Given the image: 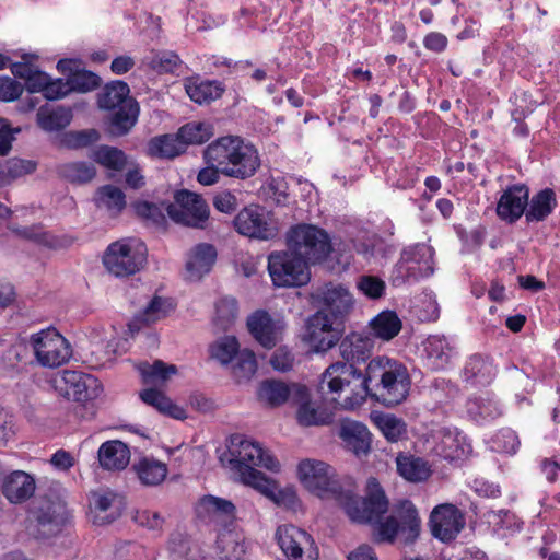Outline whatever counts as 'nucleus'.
Wrapping results in <instances>:
<instances>
[{
	"label": "nucleus",
	"instance_id": "f257e3e1",
	"mask_svg": "<svg viewBox=\"0 0 560 560\" xmlns=\"http://www.w3.org/2000/svg\"><path fill=\"white\" fill-rule=\"evenodd\" d=\"M299 476L311 492L335 500L352 522L368 524L388 511L389 501L376 478L368 479L365 495L361 498L351 478L338 479L335 469L324 462L302 460Z\"/></svg>",
	"mask_w": 560,
	"mask_h": 560
},
{
	"label": "nucleus",
	"instance_id": "f03ea898",
	"mask_svg": "<svg viewBox=\"0 0 560 560\" xmlns=\"http://www.w3.org/2000/svg\"><path fill=\"white\" fill-rule=\"evenodd\" d=\"M230 465L240 474L241 480L271 499L278 505L294 510L299 499L293 488L279 489L278 485L267 478L256 467H264L270 471H279V462L258 443L246 439L242 434H234L229 444Z\"/></svg>",
	"mask_w": 560,
	"mask_h": 560
},
{
	"label": "nucleus",
	"instance_id": "7ed1b4c3",
	"mask_svg": "<svg viewBox=\"0 0 560 560\" xmlns=\"http://www.w3.org/2000/svg\"><path fill=\"white\" fill-rule=\"evenodd\" d=\"M362 378L365 395L388 408L405 401L411 385L407 368L388 357L372 359Z\"/></svg>",
	"mask_w": 560,
	"mask_h": 560
},
{
	"label": "nucleus",
	"instance_id": "20e7f679",
	"mask_svg": "<svg viewBox=\"0 0 560 560\" xmlns=\"http://www.w3.org/2000/svg\"><path fill=\"white\" fill-rule=\"evenodd\" d=\"M207 155L222 175L240 180L253 177L261 164L257 149L238 136H224L212 141L208 144Z\"/></svg>",
	"mask_w": 560,
	"mask_h": 560
},
{
	"label": "nucleus",
	"instance_id": "39448f33",
	"mask_svg": "<svg viewBox=\"0 0 560 560\" xmlns=\"http://www.w3.org/2000/svg\"><path fill=\"white\" fill-rule=\"evenodd\" d=\"M373 340L370 337L357 332L346 336L340 345L339 352L343 361L331 363L323 373L319 389L325 394V386L329 393H338L342 389L343 374H351L355 378L363 377L355 364L365 362L372 353Z\"/></svg>",
	"mask_w": 560,
	"mask_h": 560
},
{
	"label": "nucleus",
	"instance_id": "423d86ee",
	"mask_svg": "<svg viewBox=\"0 0 560 560\" xmlns=\"http://www.w3.org/2000/svg\"><path fill=\"white\" fill-rule=\"evenodd\" d=\"M288 252L303 259L308 267L325 260L332 250L328 233L316 225L301 223L287 232Z\"/></svg>",
	"mask_w": 560,
	"mask_h": 560
},
{
	"label": "nucleus",
	"instance_id": "0eeeda50",
	"mask_svg": "<svg viewBox=\"0 0 560 560\" xmlns=\"http://www.w3.org/2000/svg\"><path fill=\"white\" fill-rule=\"evenodd\" d=\"M374 520L371 523H378L376 527L375 540L378 542H394L397 535L400 534L406 544H412L420 534L421 520L418 510L410 500H400L394 504L392 514L383 522Z\"/></svg>",
	"mask_w": 560,
	"mask_h": 560
},
{
	"label": "nucleus",
	"instance_id": "6e6552de",
	"mask_svg": "<svg viewBox=\"0 0 560 560\" xmlns=\"http://www.w3.org/2000/svg\"><path fill=\"white\" fill-rule=\"evenodd\" d=\"M145 244L132 237L121 238L108 245L103 264L116 277H129L139 272L147 262Z\"/></svg>",
	"mask_w": 560,
	"mask_h": 560
},
{
	"label": "nucleus",
	"instance_id": "1a4fd4ad",
	"mask_svg": "<svg viewBox=\"0 0 560 560\" xmlns=\"http://www.w3.org/2000/svg\"><path fill=\"white\" fill-rule=\"evenodd\" d=\"M434 249L424 243L406 247L393 270V282L400 285L407 281H418L434 271Z\"/></svg>",
	"mask_w": 560,
	"mask_h": 560
},
{
	"label": "nucleus",
	"instance_id": "9d476101",
	"mask_svg": "<svg viewBox=\"0 0 560 560\" xmlns=\"http://www.w3.org/2000/svg\"><path fill=\"white\" fill-rule=\"evenodd\" d=\"M174 199V203L166 206V212L175 223L200 230L208 228L210 209L200 195L189 190H179L175 194Z\"/></svg>",
	"mask_w": 560,
	"mask_h": 560
},
{
	"label": "nucleus",
	"instance_id": "9b49d317",
	"mask_svg": "<svg viewBox=\"0 0 560 560\" xmlns=\"http://www.w3.org/2000/svg\"><path fill=\"white\" fill-rule=\"evenodd\" d=\"M268 270L277 287H301L310 281V270L303 259L292 253L273 252L268 256Z\"/></svg>",
	"mask_w": 560,
	"mask_h": 560
},
{
	"label": "nucleus",
	"instance_id": "f8f14e48",
	"mask_svg": "<svg viewBox=\"0 0 560 560\" xmlns=\"http://www.w3.org/2000/svg\"><path fill=\"white\" fill-rule=\"evenodd\" d=\"M31 345L37 362L46 368H58L71 357L69 342L55 328L43 329L32 335Z\"/></svg>",
	"mask_w": 560,
	"mask_h": 560
},
{
	"label": "nucleus",
	"instance_id": "ddd939ff",
	"mask_svg": "<svg viewBox=\"0 0 560 560\" xmlns=\"http://www.w3.org/2000/svg\"><path fill=\"white\" fill-rule=\"evenodd\" d=\"M233 223L240 234L253 238L271 240L278 233L271 213L258 205H250L242 209L234 218Z\"/></svg>",
	"mask_w": 560,
	"mask_h": 560
},
{
	"label": "nucleus",
	"instance_id": "4468645a",
	"mask_svg": "<svg viewBox=\"0 0 560 560\" xmlns=\"http://www.w3.org/2000/svg\"><path fill=\"white\" fill-rule=\"evenodd\" d=\"M343 323L326 311H317L307 320V341L315 352H326L338 343Z\"/></svg>",
	"mask_w": 560,
	"mask_h": 560
},
{
	"label": "nucleus",
	"instance_id": "2eb2a0df",
	"mask_svg": "<svg viewBox=\"0 0 560 560\" xmlns=\"http://www.w3.org/2000/svg\"><path fill=\"white\" fill-rule=\"evenodd\" d=\"M276 538L289 560H317L318 558L312 536L294 525L279 526Z\"/></svg>",
	"mask_w": 560,
	"mask_h": 560
},
{
	"label": "nucleus",
	"instance_id": "dca6fc26",
	"mask_svg": "<svg viewBox=\"0 0 560 560\" xmlns=\"http://www.w3.org/2000/svg\"><path fill=\"white\" fill-rule=\"evenodd\" d=\"M313 299L323 306L319 311H326L342 323L353 308V298L341 284L328 283L319 287L313 293Z\"/></svg>",
	"mask_w": 560,
	"mask_h": 560
},
{
	"label": "nucleus",
	"instance_id": "f3484780",
	"mask_svg": "<svg viewBox=\"0 0 560 560\" xmlns=\"http://www.w3.org/2000/svg\"><path fill=\"white\" fill-rule=\"evenodd\" d=\"M465 526L463 513L453 504H440L430 515L432 535L443 542L454 540Z\"/></svg>",
	"mask_w": 560,
	"mask_h": 560
},
{
	"label": "nucleus",
	"instance_id": "a211bd4d",
	"mask_svg": "<svg viewBox=\"0 0 560 560\" xmlns=\"http://www.w3.org/2000/svg\"><path fill=\"white\" fill-rule=\"evenodd\" d=\"M36 520L37 536L49 538L57 535L66 525L69 513L65 502L61 500H43L34 511Z\"/></svg>",
	"mask_w": 560,
	"mask_h": 560
},
{
	"label": "nucleus",
	"instance_id": "6ab92c4d",
	"mask_svg": "<svg viewBox=\"0 0 560 560\" xmlns=\"http://www.w3.org/2000/svg\"><path fill=\"white\" fill-rule=\"evenodd\" d=\"M259 401L270 407H278L287 401H301L306 396V386L292 383L287 384L277 380L262 381L258 387Z\"/></svg>",
	"mask_w": 560,
	"mask_h": 560
},
{
	"label": "nucleus",
	"instance_id": "aec40b11",
	"mask_svg": "<svg viewBox=\"0 0 560 560\" xmlns=\"http://www.w3.org/2000/svg\"><path fill=\"white\" fill-rule=\"evenodd\" d=\"M195 513L206 524L224 525L235 518L236 508L230 500L207 494L198 500Z\"/></svg>",
	"mask_w": 560,
	"mask_h": 560
},
{
	"label": "nucleus",
	"instance_id": "412c9836",
	"mask_svg": "<svg viewBox=\"0 0 560 560\" xmlns=\"http://www.w3.org/2000/svg\"><path fill=\"white\" fill-rule=\"evenodd\" d=\"M529 190L523 184L509 186L497 203L498 217L508 223H515L526 212Z\"/></svg>",
	"mask_w": 560,
	"mask_h": 560
},
{
	"label": "nucleus",
	"instance_id": "4be33fe9",
	"mask_svg": "<svg viewBox=\"0 0 560 560\" xmlns=\"http://www.w3.org/2000/svg\"><path fill=\"white\" fill-rule=\"evenodd\" d=\"M252 336L266 349H271L280 340L281 328L266 311H257L247 319Z\"/></svg>",
	"mask_w": 560,
	"mask_h": 560
},
{
	"label": "nucleus",
	"instance_id": "5701e85b",
	"mask_svg": "<svg viewBox=\"0 0 560 560\" xmlns=\"http://www.w3.org/2000/svg\"><path fill=\"white\" fill-rule=\"evenodd\" d=\"M217 259V249L208 243H200L191 248L186 261V278L190 281L200 280L208 273Z\"/></svg>",
	"mask_w": 560,
	"mask_h": 560
},
{
	"label": "nucleus",
	"instance_id": "b1692460",
	"mask_svg": "<svg viewBox=\"0 0 560 560\" xmlns=\"http://www.w3.org/2000/svg\"><path fill=\"white\" fill-rule=\"evenodd\" d=\"M63 386L60 387L63 396L74 401H86L93 397L91 386L96 380L82 372L63 371L61 376Z\"/></svg>",
	"mask_w": 560,
	"mask_h": 560
},
{
	"label": "nucleus",
	"instance_id": "393cba45",
	"mask_svg": "<svg viewBox=\"0 0 560 560\" xmlns=\"http://www.w3.org/2000/svg\"><path fill=\"white\" fill-rule=\"evenodd\" d=\"M1 486L3 494L12 503L26 501L34 494L36 488L34 478L22 470L8 475Z\"/></svg>",
	"mask_w": 560,
	"mask_h": 560
},
{
	"label": "nucleus",
	"instance_id": "a878e982",
	"mask_svg": "<svg viewBox=\"0 0 560 560\" xmlns=\"http://www.w3.org/2000/svg\"><path fill=\"white\" fill-rule=\"evenodd\" d=\"M340 438L346 447L357 456L366 455L371 450V433L366 425L357 421L343 422Z\"/></svg>",
	"mask_w": 560,
	"mask_h": 560
},
{
	"label": "nucleus",
	"instance_id": "bb28decb",
	"mask_svg": "<svg viewBox=\"0 0 560 560\" xmlns=\"http://www.w3.org/2000/svg\"><path fill=\"white\" fill-rule=\"evenodd\" d=\"M98 460L107 470H121L129 464L130 452L121 441H107L98 450Z\"/></svg>",
	"mask_w": 560,
	"mask_h": 560
},
{
	"label": "nucleus",
	"instance_id": "cd10ccee",
	"mask_svg": "<svg viewBox=\"0 0 560 560\" xmlns=\"http://www.w3.org/2000/svg\"><path fill=\"white\" fill-rule=\"evenodd\" d=\"M118 497L112 491L95 492L91 498L95 515L93 523L97 525L109 524L120 515Z\"/></svg>",
	"mask_w": 560,
	"mask_h": 560
},
{
	"label": "nucleus",
	"instance_id": "c85d7f7f",
	"mask_svg": "<svg viewBox=\"0 0 560 560\" xmlns=\"http://www.w3.org/2000/svg\"><path fill=\"white\" fill-rule=\"evenodd\" d=\"M398 474L410 482H422L431 476V468L427 460L410 454L399 453L396 457Z\"/></svg>",
	"mask_w": 560,
	"mask_h": 560
},
{
	"label": "nucleus",
	"instance_id": "c756f323",
	"mask_svg": "<svg viewBox=\"0 0 560 560\" xmlns=\"http://www.w3.org/2000/svg\"><path fill=\"white\" fill-rule=\"evenodd\" d=\"M557 206L556 194L551 188H545L528 199L525 212L526 221L540 222L546 220Z\"/></svg>",
	"mask_w": 560,
	"mask_h": 560
},
{
	"label": "nucleus",
	"instance_id": "7c9ffc66",
	"mask_svg": "<svg viewBox=\"0 0 560 560\" xmlns=\"http://www.w3.org/2000/svg\"><path fill=\"white\" fill-rule=\"evenodd\" d=\"M463 376L472 384H489L494 376L492 360L479 353L472 354L465 363Z\"/></svg>",
	"mask_w": 560,
	"mask_h": 560
},
{
	"label": "nucleus",
	"instance_id": "2f4dec72",
	"mask_svg": "<svg viewBox=\"0 0 560 560\" xmlns=\"http://www.w3.org/2000/svg\"><path fill=\"white\" fill-rule=\"evenodd\" d=\"M96 173L95 165L86 161L66 162L57 166V174L65 180L75 185H85L92 182Z\"/></svg>",
	"mask_w": 560,
	"mask_h": 560
},
{
	"label": "nucleus",
	"instance_id": "473e14b6",
	"mask_svg": "<svg viewBox=\"0 0 560 560\" xmlns=\"http://www.w3.org/2000/svg\"><path fill=\"white\" fill-rule=\"evenodd\" d=\"M423 347L427 359L434 369H443L450 363L454 348L444 336H429L423 342Z\"/></svg>",
	"mask_w": 560,
	"mask_h": 560
},
{
	"label": "nucleus",
	"instance_id": "72a5a7b5",
	"mask_svg": "<svg viewBox=\"0 0 560 560\" xmlns=\"http://www.w3.org/2000/svg\"><path fill=\"white\" fill-rule=\"evenodd\" d=\"M186 150L177 133L152 138L148 143V154L158 159H174Z\"/></svg>",
	"mask_w": 560,
	"mask_h": 560
},
{
	"label": "nucleus",
	"instance_id": "f704fd0d",
	"mask_svg": "<svg viewBox=\"0 0 560 560\" xmlns=\"http://www.w3.org/2000/svg\"><path fill=\"white\" fill-rule=\"evenodd\" d=\"M370 328L374 337L389 341L400 332L402 323L396 312L387 310L371 319Z\"/></svg>",
	"mask_w": 560,
	"mask_h": 560
},
{
	"label": "nucleus",
	"instance_id": "c9c22d12",
	"mask_svg": "<svg viewBox=\"0 0 560 560\" xmlns=\"http://www.w3.org/2000/svg\"><path fill=\"white\" fill-rule=\"evenodd\" d=\"M138 104L127 102L125 105L114 109L109 118L108 131L113 136H124L133 127L138 117Z\"/></svg>",
	"mask_w": 560,
	"mask_h": 560
},
{
	"label": "nucleus",
	"instance_id": "e433bc0d",
	"mask_svg": "<svg viewBox=\"0 0 560 560\" xmlns=\"http://www.w3.org/2000/svg\"><path fill=\"white\" fill-rule=\"evenodd\" d=\"M129 86L124 81H113L98 93L97 104L100 108L114 110L127 102H133L129 97Z\"/></svg>",
	"mask_w": 560,
	"mask_h": 560
},
{
	"label": "nucleus",
	"instance_id": "4c0bfd02",
	"mask_svg": "<svg viewBox=\"0 0 560 560\" xmlns=\"http://www.w3.org/2000/svg\"><path fill=\"white\" fill-rule=\"evenodd\" d=\"M140 398L143 402L154 407L163 415L170 416L177 420H183L186 418V411L184 408L175 405L168 397L155 388L144 389L140 393Z\"/></svg>",
	"mask_w": 560,
	"mask_h": 560
},
{
	"label": "nucleus",
	"instance_id": "58836bf2",
	"mask_svg": "<svg viewBox=\"0 0 560 560\" xmlns=\"http://www.w3.org/2000/svg\"><path fill=\"white\" fill-rule=\"evenodd\" d=\"M133 469L144 486H158L167 475V467L164 463L149 457L141 458L133 465Z\"/></svg>",
	"mask_w": 560,
	"mask_h": 560
},
{
	"label": "nucleus",
	"instance_id": "ea45409f",
	"mask_svg": "<svg viewBox=\"0 0 560 560\" xmlns=\"http://www.w3.org/2000/svg\"><path fill=\"white\" fill-rule=\"evenodd\" d=\"M172 308V303L167 299L154 296L148 305L139 312L131 324L130 329H139L140 325H149L165 317Z\"/></svg>",
	"mask_w": 560,
	"mask_h": 560
},
{
	"label": "nucleus",
	"instance_id": "a19ab883",
	"mask_svg": "<svg viewBox=\"0 0 560 560\" xmlns=\"http://www.w3.org/2000/svg\"><path fill=\"white\" fill-rule=\"evenodd\" d=\"M139 371L145 385H163L172 375L177 373V366L155 360L152 364L141 363Z\"/></svg>",
	"mask_w": 560,
	"mask_h": 560
},
{
	"label": "nucleus",
	"instance_id": "79ce46f5",
	"mask_svg": "<svg viewBox=\"0 0 560 560\" xmlns=\"http://www.w3.org/2000/svg\"><path fill=\"white\" fill-rule=\"evenodd\" d=\"M90 156L100 165L117 172L122 171L128 164L125 152L116 147L98 145L91 152Z\"/></svg>",
	"mask_w": 560,
	"mask_h": 560
},
{
	"label": "nucleus",
	"instance_id": "37998d69",
	"mask_svg": "<svg viewBox=\"0 0 560 560\" xmlns=\"http://www.w3.org/2000/svg\"><path fill=\"white\" fill-rule=\"evenodd\" d=\"M37 124L46 131H58L66 128L72 119V112L69 108L58 107L47 109L40 107L37 112Z\"/></svg>",
	"mask_w": 560,
	"mask_h": 560
},
{
	"label": "nucleus",
	"instance_id": "c03bdc74",
	"mask_svg": "<svg viewBox=\"0 0 560 560\" xmlns=\"http://www.w3.org/2000/svg\"><path fill=\"white\" fill-rule=\"evenodd\" d=\"M96 203L113 214H118L126 207V196L120 188L113 185H104L96 191Z\"/></svg>",
	"mask_w": 560,
	"mask_h": 560
},
{
	"label": "nucleus",
	"instance_id": "a18cd8bd",
	"mask_svg": "<svg viewBox=\"0 0 560 560\" xmlns=\"http://www.w3.org/2000/svg\"><path fill=\"white\" fill-rule=\"evenodd\" d=\"M177 135L186 150L190 144L195 145L207 142L212 137V128L209 124L192 121L180 127Z\"/></svg>",
	"mask_w": 560,
	"mask_h": 560
},
{
	"label": "nucleus",
	"instance_id": "49530a36",
	"mask_svg": "<svg viewBox=\"0 0 560 560\" xmlns=\"http://www.w3.org/2000/svg\"><path fill=\"white\" fill-rule=\"evenodd\" d=\"M136 214L147 224L154 228H164L166 224V206H158L149 201H137L132 205Z\"/></svg>",
	"mask_w": 560,
	"mask_h": 560
},
{
	"label": "nucleus",
	"instance_id": "de8ad7c7",
	"mask_svg": "<svg viewBox=\"0 0 560 560\" xmlns=\"http://www.w3.org/2000/svg\"><path fill=\"white\" fill-rule=\"evenodd\" d=\"M232 373L236 382L241 383L250 380L256 373L257 361L255 353L250 350L240 351L232 360Z\"/></svg>",
	"mask_w": 560,
	"mask_h": 560
},
{
	"label": "nucleus",
	"instance_id": "09e8293b",
	"mask_svg": "<svg viewBox=\"0 0 560 560\" xmlns=\"http://www.w3.org/2000/svg\"><path fill=\"white\" fill-rule=\"evenodd\" d=\"M308 390L306 389V396L301 401H294L295 405H299L298 409V420L299 423L305 427L310 425H319L328 423L329 415L324 410L316 408L314 405L310 402L308 399Z\"/></svg>",
	"mask_w": 560,
	"mask_h": 560
},
{
	"label": "nucleus",
	"instance_id": "8fccbe9b",
	"mask_svg": "<svg viewBox=\"0 0 560 560\" xmlns=\"http://www.w3.org/2000/svg\"><path fill=\"white\" fill-rule=\"evenodd\" d=\"M375 422L389 442H398L407 435L405 421L394 415L377 416Z\"/></svg>",
	"mask_w": 560,
	"mask_h": 560
},
{
	"label": "nucleus",
	"instance_id": "3c124183",
	"mask_svg": "<svg viewBox=\"0 0 560 560\" xmlns=\"http://www.w3.org/2000/svg\"><path fill=\"white\" fill-rule=\"evenodd\" d=\"M237 314V303L233 298H223L215 303L214 325L225 331L234 323Z\"/></svg>",
	"mask_w": 560,
	"mask_h": 560
},
{
	"label": "nucleus",
	"instance_id": "603ef678",
	"mask_svg": "<svg viewBox=\"0 0 560 560\" xmlns=\"http://www.w3.org/2000/svg\"><path fill=\"white\" fill-rule=\"evenodd\" d=\"M240 352V345L235 337L225 336L211 346V355L222 364H229Z\"/></svg>",
	"mask_w": 560,
	"mask_h": 560
},
{
	"label": "nucleus",
	"instance_id": "864d4df0",
	"mask_svg": "<svg viewBox=\"0 0 560 560\" xmlns=\"http://www.w3.org/2000/svg\"><path fill=\"white\" fill-rule=\"evenodd\" d=\"M1 168L5 184H10L21 176L33 173L36 168V163L31 160L12 158L5 161V163L1 165Z\"/></svg>",
	"mask_w": 560,
	"mask_h": 560
},
{
	"label": "nucleus",
	"instance_id": "5fc2aeb1",
	"mask_svg": "<svg viewBox=\"0 0 560 560\" xmlns=\"http://www.w3.org/2000/svg\"><path fill=\"white\" fill-rule=\"evenodd\" d=\"M71 91L81 93L90 92L101 84V78L92 71L78 69L67 79Z\"/></svg>",
	"mask_w": 560,
	"mask_h": 560
},
{
	"label": "nucleus",
	"instance_id": "6e6d98bb",
	"mask_svg": "<svg viewBox=\"0 0 560 560\" xmlns=\"http://www.w3.org/2000/svg\"><path fill=\"white\" fill-rule=\"evenodd\" d=\"M186 92L191 101L202 104L220 97L221 90L210 82H201L200 84H189Z\"/></svg>",
	"mask_w": 560,
	"mask_h": 560
},
{
	"label": "nucleus",
	"instance_id": "4d7b16f0",
	"mask_svg": "<svg viewBox=\"0 0 560 560\" xmlns=\"http://www.w3.org/2000/svg\"><path fill=\"white\" fill-rule=\"evenodd\" d=\"M179 57L172 51H163L153 55L148 60L150 69L158 73H173L179 66Z\"/></svg>",
	"mask_w": 560,
	"mask_h": 560
},
{
	"label": "nucleus",
	"instance_id": "13d9d810",
	"mask_svg": "<svg viewBox=\"0 0 560 560\" xmlns=\"http://www.w3.org/2000/svg\"><path fill=\"white\" fill-rule=\"evenodd\" d=\"M217 547L228 559H240L244 552L243 545L237 540L235 534L228 532L218 536Z\"/></svg>",
	"mask_w": 560,
	"mask_h": 560
},
{
	"label": "nucleus",
	"instance_id": "bf43d9fd",
	"mask_svg": "<svg viewBox=\"0 0 560 560\" xmlns=\"http://www.w3.org/2000/svg\"><path fill=\"white\" fill-rule=\"evenodd\" d=\"M467 410L475 419L494 418L500 415V410L492 401L479 397L468 400Z\"/></svg>",
	"mask_w": 560,
	"mask_h": 560
},
{
	"label": "nucleus",
	"instance_id": "052dcab7",
	"mask_svg": "<svg viewBox=\"0 0 560 560\" xmlns=\"http://www.w3.org/2000/svg\"><path fill=\"white\" fill-rule=\"evenodd\" d=\"M13 233H15L19 237L34 242L36 244L40 245H47L50 246V236L48 233L43 231L40 226H24L19 228L15 225H9L8 226Z\"/></svg>",
	"mask_w": 560,
	"mask_h": 560
},
{
	"label": "nucleus",
	"instance_id": "680f3d73",
	"mask_svg": "<svg viewBox=\"0 0 560 560\" xmlns=\"http://www.w3.org/2000/svg\"><path fill=\"white\" fill-rule=\"evenodd\" d=\"M100 140V133L95 129L71 131L66 135V141L70 148L79 149L89 147Z\"/></svg>",
	"mask_w": 560,
	"mask_h": 560
},
{
	"label": "nucleus",
	"instance_id": "e2e57ef3",
	"mask_svg": "<svg viewBox=\"0 0 560 560\" xmlns=\"http://www.w3.org/2000/svg\"><path fill=\"white\" fill-rule=\"evenodd\" d=\"M358 288L371 299H380L385 292V282L375 276H362L358 281Z\"/></svg>",
	"mask_w": 560,
	"mask_h": 560
},
{
	"label": "nucleus",
	"instance_id": "0e129e2a",
	"mask_svg": "<svg viewBox=\"0 0 560 560\" xmlns=\"http://www.w3.org/2000/svg\"><path fill=\"white\" fill-rule=\"evenodd\" d=\"M208 147L203 150V160L207 164V167L199 171L197 175V180L205 186H210L213 184H217L220 179V175L222 174V171L219 168V166L211 163L208 155Z\"/></svg>",
	"mask_w": 560,
	"mask_h": 560
},
{
	"label": "nucleus",
	"instance_id": "69168bd1",
	"mask_svg": "<svg viewBox=\"0 0 560 560\" xmlns=\"http://www.w3.org/2000/svg\"><path fill=\"white\" fill-rule=\"evenodd\" d=\"M23 85L10 77L0 78V101L11 102L21 96Z\"/></svg>",
	"mask_w": 560,
	"mask_h": 560
},
{
	"label": "nucleus",
	"instance_id": "338daca9",
	"mask_svg": "<svg viewBox=\"0 0 560 560\" xmlns=\"http://www.w3.org/2000/svg\"><path fill=\"white\" fill-rule=\"evenodd\" d=\"M71 92V86L68 83V80L63 81L62 79L51 80L48 79L47 85L43 92L45 98L54 101L65 97Z\"/></svg>",
	"mask_w": 560,
	"mask_h": 560
},
{
	"label": "nucleus",
	"instance_id": "774afa93",
	"mask_svg": "<svg viewBox=\"0 0 560 560\" xmlns=\"http://www.w3.org/2000/svg\"><path fill=\"white\" fill-rule=\"evenodd\" d=\"M294 357L285 347L278 348L271 359V366L279 372H287L293 368Z\"/></svg>",
	"mask_w": 560,
	"mask_h": 560
}]
</instances>
